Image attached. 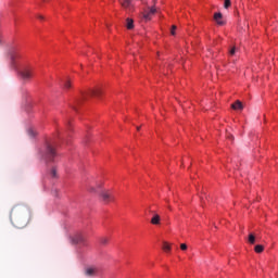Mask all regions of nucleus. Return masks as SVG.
<instances>
[{"label":"nucleus","mask_w":278,"mask_h":278,"mask_svg":"<svg viewBox=\"0 0 278 278\" xmlns=\"http://www.w3.org/2000/svg\"><path fill=\"white\" fill-rule=\"evenodd\" d=\"M30 216L31 211H29V207L25 205H16L12 208L10 218L13 227L23 229V227H27Z\"/></svg>","instance_id":"1"},{"label":"nucleus","mask_w":278,"mask_h":278,"mask_svg":"<svg viewBox=\"0 0 278 278\" xmlns=\"http://www.w3.org/2000/svg\"><path fill=\"white\" fill-rule=\"evenodd\" d=\"M99 94H101L100 89H91L88 92L83 93L81 97L76 101V103L77 105H79L80 103H84V101H88L90 97H99Z\"/></svg>","instance_id":"2"},{"label":"nucleus","mask_w":278,"mask_h":278,"mask_svg":"<svg viewBox=\"0 0 278 278\" xmlns=\"http://www.w3.org/2000/svg\"><path fill=\"white\" fill-rule=\"evenodd\" d=\"M100 200L102 201V203L105 204L112 203L115 200L114 193H112V191L110 190L104 189L100 192Z\"/></svg>","instance_id":"3"},{"label":"nucleus","mask_w":278,"mask_h":278,"mask_svg":"<svg viewBox=\"0 0 278 278\" xmlns=\"http://www.w3.org/2000/svg\"><path fill=\"white\" fill-rule=\"evenodd\" d=\"M20 76L24 81H29L34 77V70L25 68L20 72Z\"/></svg>","instance_id":"4"},{"label":"nucleus","mask_w":278,"mask_h":278,"mask_svg":"<svg viewBox=\"0 0 278 278\" xmlns=\"http://www.w3.org/2000/svg\"><path fill=\"white\" fill-rule=\"evenodd\" d=\"M55 148H53L51 144H48L46 149V160L53 162V157H55Z\"/></svg>","instance_id":"5"},{"label":"nucleus","mask_w":278,"mask_h":278,"mask_svg":"<svg viewBox=\"0 0 278 278\" xmlns=\"http://www.w3.org/2000/svg\"><path fill=\"white\" fill-rule=\"evenodd\" d=\"M71 242L72 244H84V242H86V238L81 232H77L71 238Z\"/></svg>","instance_id":"6"},{"label":"nucleus","mask_w":278,"mask_h":278,"mask_svg":"<svg viewBox=\"0 0 278 278\" xmlns=\"http://www.w3.org/2000/svg\"><path fill=\"white\" fill-rule=\"evenodd\" d=\"M156 12L157 10L152 7L151 9L143 11L142 16L146 21H151V18H153V15H155Z\"/></svg>","instance_id":"7"},{"label":"nucleus","mask_w":278,"mask_h":278,"mask_svg":"<svg viewBox=\"0 0 278 278\" xmlns=\"http://www.w3.org/2000/svg\"><path fill=\"white\" fill-rule=\"evenodd\" d=\"M118 2L127 12H131L134 10V3H131V0H118Z\"/></svg>","instance_id":"8"},{"label":"nucleus","mask_w":278,"mask_h":278,"mask_svg":"<svg viewBox=\"0 0 278 278\" xmlns=\"http://www.w3.org/2000/svg\"><path fill=\"white\" fill-rule=\"evenodd\" d=\"M85 275L86 277H97V275H99V267H87Z\"/></svg>","instance_id":"9"},{"label":"nucleus","mask_w":278,"mask_h":278,"mask_svg":"<svg viewBox=\"0 0 278 278\" xmlns=\"http://www.w3.org/2000/svg\"><path fill=\"white\" fill-rule=\"evenodd\" d=\"M8 55L11 61V66H14V62H15L16 58H18V54H16V51H14V49H11V50H9Z\"/></svg>","instance_id":"10"},{"label":"nucleus","mask_w":278,"mask_h":278,"mask_svg":"<svg viewBox=\"0 0 278 278\" xmlns=\"http://www.w3.org/2000/svg\"><path fill=\"white\" fill-rule=\"evenodd\" d=\"M152 218H151V225H160L162 217H160V214L152 211Z\"/></svg>","instance_id":"11"},{"label":"nucleus","mask_w":278,"mask_h":278,"mask_svg":"<svg viewBox=\"0 0 278 278\" xmlns=\"http://www.w3.org/2000/svg\"><path fill=\"white\" fill-rule=\"evenodd\" d=\"M214 21L217 23V25L223 26L225 25V21H223V13H215L214 14Z\"/></svg>","instance_id":"12"},{"label":"nucleus","mask_w":278,"mask_h":278,"mask_svg":"<svg viewBox=\"0 0 278 278\" xmlns=\"http://www.w3.org/2000/svg\"><path fill=\"white\" fill-rule=\"evenodd\" d=\"M232 110H243L244 106L240 100H237L233 104H231Z\"/></svg>","instance_id":"13"},{"label":"nucleus","mask_w":278,"mask_h":278,"mask_svg":"<svg viewBox=\"0 0 278 278\" xmlns=\"http://www.w3.org/2000/svg\"><path fill=\"white\" fill-rule=\"evenodd\" d=\"M50 177H52V179L58 178V168L52 167V168L50 169Z\"/></svg>","instance_id":"14"},{"label":"nucleus","mask_w":278,"mask_h":278,"mask_svg":"<svg viewBox=\"0 0 278 278\" xmlns=\"http://www.w3.org/2000/svg\"><path fill=\"white\" fill-rule=\"evenodd\" d=\"M126 23H127L126 24L127 29H134V20L127 18Z\"/></svg>","instance_id":"15"},{"label":"nucleus","mask_w":278,"mask_h":278,"mask_svg":"<svg viewBox=\"0 0 278 278\" xmlns=\"http://www.w3.org/2000/svg\"><path fill=\"white\" fill-rule=\"evenodd\" d=\"M255 253H264V245L257 244L254 248Z\"/></svg>","instance_id":"16"},{"label":"nucleus","mask_w":278,"mask_h":278,"mask_svg":"<svg viewBox=\"0 0 278 278\" xmlns=\"http://www.w3.org/2000/svg\"><path fill=\"white\" fill-rule=\"evenodd\" d=\"M248 242H249L250 244H255V235L250 233V235H249V238H248Z\"/></svg>","instance_id":"17"},{"label":"nucleus","mask_w":278,"mask_h":278,"mask_svg":"<svg viewBox=\"0 0 278 278\" xmlns=\"http://www.w3.org/2000/svg\"><path fill=\"white\" fill-rule=\"evenodd\" d=\"M163 251H165L166 253L170 251V244H168V242L163 243Z\"/></svg>","instance_id":"18"},{"label":"nucleus","mask_w":278,"mask_h":278,"mask_svg":"<svg viewBox=\"0 0 278 278\" xmlns=\"http://www.w3.org/2000/svg\"><path fill=\"white\" fill-rule=\"evenodd\" d=\"M224 8L225 10H228V8H231V0H225Z\"/></svg>","instance_id":"19"},{"label":"nucleus","mask_w":278,"mask_h":278,"mask_svg":"<svg viewBox=\"0 0 278 278\" xmlns=\"http://www.w3.org/2000/svg\"><path fill=\"white\" fill-rule=\"evenodd\" d=\"M236 51H238V48L232 47V48L229 50V55H236Z\"/></svg>","instance_id":"20"},{"label":"nucleus","mask_w":278,"mask_h":278,"mask_svg":"<svg viewBox=\"0 0 278 278\" xmlns=\"http://www.w3.org/2000/svg\"><path fill=\"white\" fill-rule=\"evenodd\" d=\"M52 197H60V190L52 189Z\"/></svg>","instance_id":"21"},{"label":"nucleus","mask_w":278,"mask_h":278,"mask_svg":"<svg viewBox=\"0 0 278 278\" xmlns=\"http://www.w3.org/2000/svg\"><path fill=\"white\" fill-rule=\"evenodd\" d=\"M64 88L66 89V90H68V88H71V80H65V83H64Z\"/></svg>","instance_id":"22"},{"label":"nucleus","mask_w":278,"mask_h":278,"mask_svg":"<svg viewBox=\"0 0 278 278\" xmlns=\"http://www.w3.org/2000/svg\"><path fill=\"white\" fill-rule=\"evenodd\" d=\"M180 249H181V251H187L188 250V245L186 243H181L180 244Z\"/></svg>","instance_id":"23"},{"label":"nucleus","mask_w":278,"mask_h":278,"mask_svg":"<svg viewBox=\"0 0 278 278\" xmlns=\"http://www.w3.org/2000/svg\"><path fill=\"white\" fill-rule=\"evenodd\" d=\"M176 29H177V26H176V25H173V26H172V30H170L172 36H175Z\"/></svg>","instance_id":"24"},{"label":"nucleus","mask_w":278,"mask_h":278,"mask_svg":"<svg viewBox=\"0 0 278 278\" xmlns=\"http://www.w3.org/2000/svg\"><path fill=\"white\" fill-rule=\"evenodd\" d=\"M100 242L101 244H108V238H102Z\"/></svg>","instance_id":"25"},{"label":"nucleus","mask_w":278,"mask_h":278,"mask_svg":"<svg viewBox=\"0 0 278 278\" xmlns=\"http://www.w3.org/2000/svg\"><path fill=\"white\" fill-rule=\"evenodd\" d=\"M28 134H29V136H31V137H34V136H36V132L34 131V130H28Z\"/></svg>","instance_id":"26"},{"label":"nucleus","mask_w":278,"mask_h":278,"mask_svg":"<svg viewBox=\"0 0 278 278\" xmlns=\"http://www.w3.org/2000/svg\"><path fill=\"white\" fill-rule=\"evenodd\" d=\"M89 192H97V189L94 187H89Z\"/></svg>","instance_id":"27"},{"label":"nucleus","mask_w":278,"mask_h":278,"mask_svg":"<svg viewBox=\"0 0 278 278\" xmlns=\"http://www.w3.org/2000/svg\"><path fill=\"white\" fill-rule=\"evenodd\" d=\"M37 18H39L40 21H45V16L42 15H38Z\"/></svg>","instance_id":"28"},{"label":"nucleus","mask_w":278,"mask_h":278,"mask_svg":"<svg viewBox=\"0 0 278 278\" xmlns=\"http://www.w3.org/2000/svg\"><path fill=\"white\" fill-rule=\"evenodd\" d=\"M73 110H77V106H73Z\"/></svg>","instance_id":"29"},{"label":"nucleus","mask_w":278,"mask_h":278,"mask_svg":"<svg viewBox=\"0 0 278 278\" xmlns=\"http://www.w3.org/2000/svg\"><path fill=\"white\" fill-rule=\"evenodd\" d=\"M137 130L140 131V127H137Z\"/></svg>","instance_id":"30"},{"label":"nucleus","mask_w":278,"mask_h":278,"mask_svg":"<svg viewBox=\"0 0 278 278\" xmlns=\"http://www.w3.org/2000/svg\"><path fill=\"white\" fill-rule=\"evenodd\" d=\"M228 138H233L232 136H228Z\"/></svg>","instance_id":"31"}]
</instances>
